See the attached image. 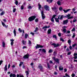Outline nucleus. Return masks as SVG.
I'll list each match as a JSON object with an SVG mask.
<instances>
[{
    "label": "nucleus",
    "instance_id": "1",
    "mask_svg": "<svg viewBox=\"0 0 77 77\" xmlns=\"http://www.w3.org/2000/svg\"><path fill=\"white\" fill-rule=\"evenodd\" d=\"M36 17L35 16H32L29 18L28 20L29 21L31 22V21L35 20V19L36 18Z\"/></svg>",
    "mask_w": 77,
    "mask_h": 77
},
{
    "label": "nucleus",
    "instance_id": "2",
    "mask_svg": "<svg viewBox=\"0 0 77 77\" xmlns=\"http://www.w3.org/2000/svg\"><path fill=\"white\" fill-rule=\"evenodd\" d=\"M52 59L54 60L55 62H56L57 63H59L60 62H59V59L58 58H55V57H52Z\"/></svg>",
    "mask_w": 77,
    "mask_h": 77
},
{
    "label": "nucleus",
    "instance_id": "3",
    "mask_svg": "<svg viewBox=\"0 0 77 77\" xmlns=\"http://www.w3.org/2000/svg\"><path fill=\"white\" fill-rule=\"evenodd\" d=\"M41 14L42 15V20H44V19H45V16L44 14V11H42L41 12Z\"/></svg>",
    "mask_w": 77,
    "mask_h": 77
},
{
    "label": "nucleus",
    "instance_id": "4",
    "mask_svg": "<svg viewBox=\"0 0 77 77\" xmlns=\"http://www.w3.org/2000/svg\"><path fill=\"white\" fill-rule=\"evenodd\" d=\"M51 45H52V46H54V48H56L57 47H59V46L60 45L59 44H56L55 43H53V44H51Z\"/></svg>",
    "mask_w": 77,
    "mask_h": 77
},
{
    "label": "nucleus",
    "instance_id": "5",
    "mask_svg": "<svg viewBox=\"0 0 77 77\" xmlns=\"http://www.w3.org/2000/svg\"><path fill=\"white\" fill-rule=\"evenodd\" d=\"M44 47V46L39 45V44H37L36 46L35 47V48L36 49H38V48H43Z\"/></svg>",
    "mask_w": 77,
    "mask_h": 77
},
{
    "label": "nucleus",
    "instance_id": "6",
    "mask_svg": "<svg viewBox=\"0 0 77 77\" xmlns=\"http://www.w3.org/2000/svg\"><path fill=\"white\" fill-rule=\"evenodd\" d=\"M60 15H58V18H54V19L55 20L56 22H57V23L59 22V20H60Z\"/></svg>",
    "mask_w": 77,
    "mask_h": 77
},
{
    "label": "nucleus",
    "instance_id": "7",
    "mask_svg": "<svg viewBox=\"0 0 77 77\" xmlns=\"http://www.w3.org/2000/svg\"><path fill=\"white\" fill-rule=\"evenodd\" d=\"M68 23V20L67 19L66 20H64L63 21V24L65 25V24H67V23Z\"/></svg>",
    "mask_w": 77,
    "mask_h": 77
},
{
    "label": "nucleus",
    "instance_id": "8",
    "mask_svg": "<svg viewBox=\"0 0 77 77\" xmlns=\"http://www.w3.org/2000/svg\"><path fill=\"white\" fill-rule=\"evenodd\" d=\"M44 8L45 9L46 11H49L50 10H49V6H48L47 5H45L44 6Z\"/></svg>",
    "mask_w": 77,
    "mask_h": 77
},
{
    "label": "nucleus",
    "instance_id": "9",
    "mask_svg": "<svg viewBox=\"0 0 77 77\" xmlns=\"http://www.w3.org/2000/svg\"><path fill=\"white\" fill-rule=\"evenodd\" d=\"M29 54H26L24 56H23V59H29Z\"/></svg>",
    "mask_w": 77,
    "mask_h": 77
},
{
    "label": "nucleus",
    "instance_id": "10",
    "mask_svg": "<svg viewBox=\"0 0 77 77\" xmlns=\"http://www.w3.org/2000/svg\"><path fill=\"white\" fill-rule=\"evenodd\" d=\"M38 68L39 69L41 72H43V67H42V66H38Z\"/></svg>",
    "mask_w": 77,
    "mask_h": 77
},
{
    "label": "nucleus",
    "instance_id": "11",
    "mask_svg": "<svg viewBox=\"0 0 77 77\" xmlns=\"http://www.w3.org/2000/svg\"><path fill=\"white\" fill-rule=\"evenodd\" d=\"M67 16V17L68 18V19H71L72 18H73V17H71V15L69 14H68V15H66Z\"/></svg>",
    "mask_w": 77,
    "mask_h": 77
},
{
    "label": "nucleus",
    "instance_id": "12",
    "mask_svg": "<svg viewBox=\"0 0 77 77\" xmlns=\"http://www.w3.org/2000/svg\"><path fill=\"white\" fill-rule=\"evenodd\" d=\"M51 9L52 10H53L54 12H55V11H55L57 10V8L55 6L54 7H52L51 8Z\"/></svg>",
    "mask_w": 77,
    "mask_h": 77
},
{
    "label": "nucleus",
    "instance_id": "13",
    "mask_svg": "<svg viewBox=\"0 0 77 77\" xmlns=\"http://www.w3.org/2000/svg\"><path fill=\"white\" fill-rule=\"evenodd\" d=\"M10 77H16V75L15 74H13L12 73H11V74L10 75Z\"/></svg>",
    "mask_w": 77,
    "mask_h": 77
},
{
    "label": "nucleus",
    "instance_id": "14",
    "mask_svg": "<svg viewBox=\"0 0 77 77\" xmlns=\"http://www.w3.org/2000/svg\"><path fill=\"white\" fill-rule=\"evenodd\" d=\"M50 27V26H45L42 28V29H47L48 28H49Z\"/></svg>",
    "mask_w": 77,
    "mask_h": 77
},
{
    "label": "nucleus",
    "instance_id": "15",
    "mask_svg": "<svg viewBox=\"0 0 77 77\" xmlns=\"http://www.w3.org/2000/svg\"><path fill=\"white\" fill-rule=\"evenodd\" d=\"M59 70L60 71H63V67L61 66H60L59 67Z\"/></svg>",
    "mask_w": 77,
    "mask_h": 77
},
{
    "label": "nucleus",
    "instance_id": "16",
    "mask_svg": "<svg viewBox=\"0 0 77 77\" xmlns=\"http://www.w3.org/2000/svg\"><path fill=\"white\" fill-rule=\"evenodd\" d=\"M51 29H48L47 32L48 34V35L50 34L51 33Z\"/></svg>",
    "mask_w": 77,
    "mask_h": 77
},
{
    "label": "nucleus",
    "instance_id": "17",
    "mask_svg": "<svg viewBox=\"0 0 77 77\" xmlns=\"http://www.w3.org/2000/svg\"><path fill=\"white\" fill-rule=\"evenodd\" d=\"M4 71H8V68H7V65H5V67H4Z\"/></svg>",
    "mask_w": 77,
    "mask_h": 77
},
{
    "label": "nucleus",
    "instance_id": "18",
    "mask_svg": "<svg viewBox=\"0 0 77 77\" xmlns=\"http://www.w3.org/2000/svg\"><path fill=\"white\" fill-rule=\"evenodd\" d=\"M47 2H48L49 3H51L53 2V0H46Z\"/></svg>",
    "mask_w": 77,
    "mask_h": 77
},
{
    "label": "nucleus",
    "instance_id": "19",
    "mask_svg": "<svg viewBox=\"0 0 77 77\" xmlns=\"http://www.w3.org/2000/svg\"><path fill=\"white\" fill-rule=\"evenodd\" d=\"M69 44V45H71V39H69L67 42Z\"/></svg>",
    "mask_w": 77,
    "mask_h": 77
},
{
    "label": "nucleus",
    "instance_id": "20",
    "mask_svg": "<svg viewBox=\"0 0 77 77\" xmlns=\"http://www.w3.org/2000/svg\"><path fill=\"white\" fill-rule=\"evenodd\" d=\"M28 36H29V35H28V34H27V33H26L25 34V38H26V39H27Z\"/></svg>",
    "mask_w": 77,
    "mask_h": 77
},
{
    "label": "nucleus",
    "instance_id": "21",
    "mask_svg": "<svg viewBox=\"0 0 77 77\" xmlns=\"http://www.w3.org/2000/svg\"><path fill=\"white\" fill-rule=\"evenodd\" d=\"M60 20H62L63 19V15H60Z\"/></svg>",
    "mask_w": 77,
    "mask_h": 77
},
{
    "label": "nucleus",
    "instance_id": "22",
    "mask_svg": "<svg viewBox=\"0 0 77 77\" xmlns=\"http://www.w3.org/2000/svg\"><path fill=\"white\" fill-rule=\"evenodd\" d=\"M53 51V50L50 49L49 50L48 53H51Z\"/></svg>",
    "mask_w": 77,
    "mask_h": 77
},
{
    "label": "nucleus",
    "instance_id": "23",
    "mask_svg": "<svg viewBox=\"0 0 77 77\" xmlns=\"http://www.w3.org/2000/svg\"><path fill=\"white\" fill-rule=\"evenodd\" d=\"M60 3H61V2H60V1H58L57 2V4L59 6H60V5H61V4H60Z\"/></svg>",
    "mask_w": 77,
    "mask_h": 77
},
{
    "label": "nucleus",
    "instance_id": "24",
    "mask_svg": "<svg viewBox=\"0 0 77 77\" xmlns=\"http://www.w3.org/2000/svg\"><path fill=\"white\" fill-rule=\"evenodd\" d=\"M14 37L16 36V30H15V29H14Z\"/></svg>",
    "mask_w": 77,
    "mask_h": 77
},
{
    "label": "nucleus",
    "instance_id": "25",
    "mask_svg": "<svg viewBox=\"0 0 77 77\" xmlns=\"http://www.w3.org/2000/svg\"><path fill=\"white\" fill-rule=\"evenodd\" d=\"M53 37L54 38H55L56 40H57V37L56 36V35H53Z\"/></svg>",
    "mask_w": 77,
    "mask_h": 77
},
{
    "label": "nucleus",
    "instance_id": "26",
    "mask_svg": "<svg viewBox=\"0 0 77 77\" xmlns=\"http://www.w3.org/2000/svg\"><path fill=\"white\" fill-rule=\"evenodd\" d=\"M42 52L44 53H46V50H45V49H42Z\"/></svg>",
    "mask_w": 77,
    "mask_h": 77
},
{
    "label": "nucleus",
    "instance_id": "27",
    "mask_svg": "<svg viewBox=\"0 0 77 77\" xmlns=\"http://www.w3.org/2000/svg\"><path fill=\"white\" fill-rule=\"evenodd\" d=\"M38 27H36L35 28V29L34 30V32H37V31H38Z\"/></svg>",
    "mask_w": 77,
    "mask_h": 77
},
{
    "label": "nucleus",
    "instance_id": "28",
    "mask_svg": "<svg viewBox=\"0 0 77 77\" xmlns=\"http://www.w3.org/2000/svg\"><path fill=\"white\" fill-rule=\"evenodd\" d=\"M63 31L64 32V33H65L66 32V29H63Z\"/></svg>",
    "mask_w": 77,
    "mask_h": 77
},
{
    "label": "nucleus",
    "instance_id": "29",
    "mask_svg": "<svg viewBox=\"0 0 77 77\" xmlns=\"http://www.w3.org/2000/svg\"><path fill=\"white\" fill-rule=\"evenodd\" d=\"M38 6L39 9H40L41 8V5L39 4V3L38 4Z\"/></svg>",
    "mask_w": 77,
    "mask_h": 77
},
{
    "label": "nucleus",
    "instance_id": "30",
    "mask_svg": "<svg viewBox=\"0 0 77 77\" xmlns=\"http://www.w3.org/2000/svg\"><path fill=\"white\" fill-rule=\"evenodd\" d=\"M22 43L23 44V45H25V44L26 43V42L24 41V40L22 41Z\"/></svg>",
    "mask_w": 77,
    "mask_h": 77
},
{
    "label": "nucleus",
    "instance_id": "31",
    "mask_svg": "<svg viewBox=\"0 0 77 77\" xmlns=\"http://www.w3.org/2000/svg\"><path fill=\"white\" fill-rule=\"evenodd\" d=\"M23 62H21L20 63V64L19 65V66H21V65H23Z\"/></svg>",
    "mask_w": 77,
    "mask_h": 77
},
{
    "label": "nucleus",
    "instance_id": "32",
    "mask_svg": "<svg viewBox=\"0 0 77 77\" xmlns=\"http://www.w3.org/2000/svg\"><path fill=\"white\" fill-rule=\"evenodd\" d=\"M2 47H5V42H2Z\"/></svg>",
    "mask_w": 77,
    "mask_h": 77
},
{
    "label": "nucleus",
    "instance_id": "33",
    "mask_svg": "<svg viewBox=\"0 0 77 77\" xmlns=\"http://www.w3.org/2000/svg\"><path fill=\"white\" fill-rule=\"evenodd\" d=\"M59 10L60 11H62L63 10V8L62 7H60L59 8Z\"/></svg>",
    "mask_w": 77,
    "mask_h": 77
},
{
    "label": "nucleus",
    "instance_id": "34",
    "mask_svg": "<svg viewBox=\"0 0 77 77\" xmlns=\"http://www.w3.org/2000/svg\"><path fill=\"white\" fill-rule=\"evenodd\" d=\"M28 43L29 45L32 44V42H31V41H30V40L28 41Z\"/></svg>",
    "mask_w": 77,
    "mask_h": 77
},
{
    "label": "nucleus",
    "instance_id": "35",
    "mask_svg": "<svg viewBox=\"0 0 77 77\" xmlns=\"http://www.w3.org/2000/svg\"><path fill=\"white\" fill-rule=\"evenodd\" d=\"M73 36H72V38H75V33H73Z\"/></svg>",
    "mask_w": 77,
    "mask_h": 77
},
{
    "label": "nucleus",
    "instance_id": "36",
    "mask_svg": "<svg viewBox=\"0 0 77 77\" xmlns=\"http://www.w3.org/2000/svg\"><path fill=\"white\" fill-rule=\"evenodd\" d=\"M26 75H28L29 74V71H26Z\"/></svg>",
    "mask_w": 77,
    "mask_h": 77
},
{
    "label": "nucleus",
    "instance_id": "37",
    "mask_svg": "<svg viewBox=\"0 0 77 77\" xmlns=\"http://www.w3.org/2000/svg\"><path fill=\"white\" fill-rule=\"evenodd\" d=\"M18 31L20 32V33H21V32H22V30H21V28H19Z\"/></svg>",
    "mask_w": 77,
    "mask_h": 77
},
{
    "label": "nucleus",
    "instance_id": "38",
    "mask_svg": "<svg viewBox=\"0 0 77 77\" xmlns=\"http://www.w3.org/2000/svg\"><path fill=\"white\" fill-rule=\"evenodd\" d=\"M15 4L16 5H18V1H16L15 2Z\"/></svg>",
    "mask_w": 77,
    "mask_h": 77
},
{
    "label": "nucleus",
    "instance_id": "39",
    "mask_svg": "<svg viewBox=\"0 0 77 77\" xmlns=\"http://www.w3.org/2000/svg\"><path fill=\"white\" fill-rule=\"evenodd\" d=\"M2 24L3 27H5V26H6V25H5V23L2 22Z\"/></svg>",
    "mask_w": 77,
    "mask_h": 77
},
{
    "label": "nucleus",
    "instance_id": "40",
    "mask_svg": "<svg viewBox=\"0 0 77 77\" xmlns=\"http://www.w3.org/2000/svg\"><path fill=\"white\" fill-rule=\"evenodd\" d=\"M28 8L29 9H32V6H28Z\"/></svg>",
    "mask_w": 77,
    "mask_h": 77
},
{
    "label": "nucleus",
    "instance_id": "41",
    "mask_svg": "<svg viewBox=\"0 0 77 77\" xmlns=\"http://www.w3.org/2000/svg\"><path fill=\"white\" fill-rule=\"evenodd\" d=\"M21 9L22 10L24 9V5H22L21 6Z\"/></svg>",
    "mask_w": 77,
    "mask_h": 77
},
{
    "label": "nucleus",
    "instance_id": "42",
    "mask_svg": "<svg viewBox=\"0 0 77 77\" xmlns=\"http://www.w3.org/2000/svg\"><path fill=\"white\" fill-rule=\"evenodd\" d=\"M47 66H48V68H49V69H50V66L49 64H48V63Z\"/></svg>",
    "mask_w": 77,
    "mask_h": 77
},
{
    "label": "nucleus",
    "instance_id": "43",
    "mask_svg": "<svg viewBox=\"0 0 77 77\" xmlns=\"http://www.w3.org/2000/svg\"><path fill=\"white\" fill-rule=\"evenodd\" d=\"M60 41H62V42H64V40H63V38H60Z\"/></svg>",
    "mask_w": 77,
    "mask_h": 77
},
{
    "label": "nucleus",
    "instance_id": "44",
    "mask_svg": "<svg viewBox=\"0 0 77 77\" xmlns=\"http://www.w3.org/2000/svg\"><path fill=\"white\" fill-rule=\"evenodd\" d=\"M5 11H2L1 13V15H3L5 14Z\"/></svg>",
    "mask_w": 77,
    "mask_h": 77
},
{
    "label": "nucleus",
    "instance_id": "45",
    "mask_svg": "<svg viewBox=\"0 0 77 77\" xmlns=\"http://www.w3.org/2000/svg\"><path fill=\"white\" fill-rule=\"evenodd\" d=\"M38 19H36L35 20V22H36V23H38Z\"/></svg>",
    "mask_w": 77,
    "mask_h": 77
},
{
    "label": "nucleus",
    "instance_id": "46",
    "mask_svg": "<svg viewBox=\"0 0 77 77\" xmlns=\"http://www.w3.org/2000/svg\"><path fill=\"white\" fill-rule=\"evenodd\" d=\"M51 21L52 22H54V18L52 17V18H51Z\"/></svg>",
    "mask_w": 77,
    "mask_h": 77
},
{
    "label": "nucleus",
    "instance_id": "47",
    "mask_svg": "<svg viewBox=\"0 0 77 77\" xmlns=\"http://www.w3.org/2000/svg\"><path fill=\"white\" fill-rule=\"evenodd\" d=\"M56 16H57V15H54L53 16L52 18H55V17H56Z\"/></svg>",
    "mask_w": 77,
    "mask_h": 77
},
{
    "label": "nucleus",
    "instance_id": "48",
    "mask_svg": "<svg viewBox=\"0 0 77 77\" xmlns=\"http://www.w3.org/2000/svg\"><path fill=\"white\" fill-rule=\"evenodd\" d=\"M77 21V20L76 19H73V23H75Z\"/></svg>",
    "mask_w": 77,
    "mask_h": 77
},
{
    "label": "nucleus",
    "instance_id": "49",
    "mask_svg": "<svg viewBox=\"0 0 77 77\" xmlns=\"http://www.w3.org/2000/svg\"><path fill=\"white\" fill-rule=\"evenodd\" d=\"M16 11V8H13V12H15V11Z\"/></svg>",
    "mask_w": 77,
    "mask_h": 77
},
{
    "label": "nucleus",
    "instance_id": "50",
    "mask_svg": "<svg viewBox=\"0 0 77 77\" xmlns=\"http://www.w3.org/2000/svg\"><path fill=\"white\" fill-rule=\"evenodd\" d=\"M69 48L70 50H72V46H70L69 47Z\"/></svg>",
    "mask_w": 77,
    "mask_h": 77
},
{
    "label": "nucleus",
    "instance_id": "51",
    "mask_svg": "<svg viewBox=\"0 0 77 77\" xmlns=\"http://www.w3.org/2000/svg\"><path fill=\"white\" fill-rule=\"evenodd\" d=\"M75 74L73 73V74H72L71 76L72 77H75Z\"/></svg>",
    "mask_w": 77,
    "mask_h": 77
},
{
    "label": "nucleus",
    "instance_id": "52",
    "mask_svg": "<svg viewBox=\"0 0 77 77\" xmlns=\"http://www.w3.org/2000/svg\"><path fill=\"white\" fill-rule=\"evenodd\" d=\"M3 63V60H1L0 61V66L2 65V63Z\"/></svg>",
    "mask_w": 77,
    "mask_h": 77
},
{
    "label": "nucleus",
    "instance_id": "53",
    "mask_svg": "<svg viewBox=\"0 0 77 77\" xmlns=\"http://www.w3.org/2000/svg\"><path fill=\"white\" fill-rule=\"evenodd\" d=\"M75 28H74L72 29V32H74V31H75Z\"/></svg>",
    "mask_w": 77,
    "mask_h": 77
},
{
    "label": "nucleus",
    "instance_id": "54",
    "mask_svg": "<svg viewBox=\"0 0 77 77\" xmlns=\"http://www.w3.org/2000/svg\"><path fill=\"white\" fill-rule=\"evenodd\" d=\"M71 54V52H68L67 53V55L69 56V55H70Z\"/></svg>",
    "mask_w": 77,
    "mask_h": 77
},
{
    "label": "nucleus",
    "instance_id": "55",
    "mask_svg": "<svg viewBox=\"0 0 77 77\" xmlns=\"http://www.w3.org/2000/svg\"><path fill=\"white\" fill-rule=\"evenodd\" d=\"M76 45H77V44H75L74 45H72V47H75V46Z\"/></svg>",
    "mask_w": 77,
    "mask_h": 77
},
{
    "label": "nucleus",
    "instance_id": "56",
    "mask_svg": "<svg viewBox=\"0 0 77 77\" xmlns=\"http://www.w3.org/2000/svg\"><path fill=\"white\" fill-rule=\"evenodd\" d=\"M66 76V77H69L70 76L69 75H68V74L67 73H66L65 74Z\"/></svg>",
    "mask_w": 77,
    "mask_h": 77
},
{
    "label": "nucleus",
    "instance_id": "57",
    "mask_svg": "<svg viewBox=\"0 0 77 77\" xmlns=\"http://www.w3.org/2000/svg\"><path fill=\"white\" fill-rule=\"evenodd\" d=\"M10 67H11V65H10V64H9L8 66V69H9V68H10Z\"/></svg>",
    "mask_w": 77,
    "mask_h": 77
},
{
    "label": "nucleus",
    "instance_id": "58",
    "mask_svg": "<svg viewBox=\"0 0 77 77\" xmlns=\"http://www.w3.org/2000/svg\"><path fill=\"white\" fill-rule=\"evenodd\" d=\"M27 46H24L22 48L23 49H24V48H27Z\"/></svg>",
    "mask_w": 77,
    "mask_h": 77
},
{
    "label": "nucleus",
    "instance_id": "59",
    "mask_svg": "<svg viewBox=\"0 0 77 77\" xmlns=\"http://www.w3.org/2000/svg\"><path fill=\"white\" fill-rule=\"evenodd\" d=\"M73 56H77V53H74L73 54Z\"/></svg>",
    "mask_w": 77,
    "mask_h": 77
},
{
    "label": "nucleus",
    "instance_id": "60",
    "mask_svg": "<svg viewBox=\"0 0 77 77\" xmlns=\"http://www.w3.org/2000/svg\"><path fill=\"white\" fill-rule=\"evenodd\" d=\"M66 50L67 51H69V48H67V49H66Z\"/></svg>",
    "mask_w": 77,
    "mask_h": 77
},
{
    "label": "nucleus",
    "instance_id": "61",
    "mask_svg": "<svg viewBox=\"0 0 77 77\" xmlns=\"http://www.w3.org/2000/svg\"><path fill=\"white\" fill-rule=\"evenodd\" d=\"M63 11H64V13H66V12H67V10H63Z\"/></svg>",
    "mask_w": 77,
    "mask_h": 77
},
{
    "label": "nucleus",
    "instance_id": "62",
    "mask_svg": "<svg viewBox=\"0 0 77 77\" xmlns=\"http://www.w3.org/2000/svg\"><path fill=\"white\" fill-rule=\"evenodd\" d=\"M74 59H77V56H75L73 57Z\"/></svg>",
    "mask_w": 77,
    "mask_h": 77
},
{
    "label": "nucleus",
    "instance_id": "63",
    "mask_svg": "<svg viewBox=\"0 0 77 77\" xmlns=\"http://www.w3.org/2000/svg\"><path fill=\"white\" fill-rule=\"evenodd\" d=\"M11 45H13V44H14V42H11Z\"/></svg>",
    "mask_w": 77,
    "mask_h": 77
},
{
    "label": "nucleus",
    "instance_id": "64",
    "mask_svg": "<svg viewBox=\"0 0 77 77\" xmlns=\"http://www.w3.org/2000/svg\"><path fill=\"white\" fill-rule=\"evenodd\" d=\"M58 35L59 36H61V33H58Z\"/></svg>",
    "mask_w": 77,
    "mask_h": 77
}]
</instances>
